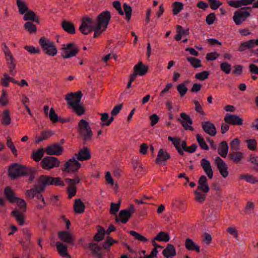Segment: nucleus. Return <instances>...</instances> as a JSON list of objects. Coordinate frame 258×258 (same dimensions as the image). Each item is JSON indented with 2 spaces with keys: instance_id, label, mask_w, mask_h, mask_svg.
Instances as JSON below:
<instances>
[{
  "instance_id": "f257e3e1",
  "label": "nucleus",
  "mask_w": 258,
  "mask_h": 258,
  "mask_svg": "<svg viewBox=\"0 0 258 258\" xmlns=\"http://www.w3.org/2000/svg\"><path fill=\"white\" fill-rule=\"evenodd\" d=\"M111 16L110 12L105 11L99 14L95 24V33L94 37H96L104 31L107 27Z\"/></svg>"
},
{
  "instance_id": "f03ea898",
  "label": "nucleus",
  "mask_w": 258,
  "mask_h": 258,
  "mask_svg": "<svg viewBox=\"0 0 258 258\" xmlns=\"http://www.w3.org/2000/svg\"><path fill=\"white\" fill-rule=\"evenodd\" d=\"M37 185L40 190L43 191L46 186L52 185L63 186L64 183L59 177H52L43 175L38 178Z\"/></svg>"
},
{
  "instance_id": "7ed1b4c3",
  "label": "nucleus",
  "mask_w": 258,
  "mask_h": 258,
  "mask_svg": "<svg viewBox=\"0 0 258 258\" xmlns=\"http://www.w3.org/2000/svg\"><path fill=\"white\" fill-rule=\"evenodd\" d=\"M39 44L44 52L51 56H54L57 53V49L54 42L49 39L45 37H41L39 39Z\"/></svg>"
},
{
  "instance_id": "20e7f679",
  "label": "nucleus",
  "mask_w": 258,
  "mask_h": 258,
  "mask_svg": "<svg viewBox=\"0 0 258 258\" xmlns=\"http://www.w3.org/2000/svg\"><path fill=\"white\" fill-rule=\"evenodd\" d=\"M78 131L80 135L86 141L91 139L93 135L89 122L84 119H81L78 122Z\"/></svg>"
},
{
  "instance_id": "39448f33",
  "label": "nucleus",
  "mask_w": 258,
  "mask_h": 258,
  "mask_svg": "<svg viewBox=\"0 0 258 258\" xmlns=\"http://www.w3.org/2000/svg\"><path fill=\"white\" fill-rule=\"evenodd\" d=\"M61 56L63 59H67L77 55L79 52V48L73 43L63 44L60 48Z\"/></svg>"
},
{
  "instance_id": "423d86ee",
  "label": "nucleus",
  "mask_w": 258,
  "mask_h": 258,
  "mask_svg": "<svg viewBox=\"0 0 258 258\" xmlns=\"http://www.w3.org/2000/svg\"><path fill=\"white\" fill-rule=\"evenodd\" d=\"M81 164L73 156L67 161L63 165L62 170L66 172L74 173L77 172L81 167Z\"/></svg>"
},
{
  "instance_id": "0eeeda50",
  "label": "nucleus",
  "mask_w": 258,
  "mask_h": 258,
  "mask_svg": "<svg viewBox=\"0 0 258 258\" xmlns=\"http://www.w3.org/2000/svg\"><path fill=\"white\" fill-rule=\"evenodd\" d=\"M79 30L84 35H87L93 31L95 32V24L93 20L89 17L83 18Z\"/></svg>"
},
{
  "instance_id": "6e6552de",
  "label": "nucleus",
  "mask_w": 258,
  "mask_h": 258,
  "mask_svg": "<svg viewBox=\"0 0 258 258\" xmlns=\"http://www.w3.org/2000/svg\"><path fill=\"white\" fill-rule=\"evenodd\" d=\"M42 167L45 170H50L55 167H59L60 165L59 160L56 157L47 156L44 157L41 162Z\"/></svg>"
},
{
  "instance_id": "1a4fd4ad",
  "label": "nucleus",
  "mask_w": 258,
  "mask_h": 258,
  "mask_svg": "<svg viewBox=\"0 0 258 258\" xmlns=\"http://www.w3.org/2000/svg\"><path fill=\"white\" fill-rule=\"evenodd\" d=\"M134 211L135 207L134 205H130L127 209L121 210L119 212L118 217L115 218L116 222L126 223Z\"/></svg>"
},
{
  "instance_id": "9d476101",
  "label": "nucleus",
  "mask_w": 258,
  "mask_h": 258,
  "mask_svg": "<svg viewBox=\"0 0 258 258\" xmlns=\"http://www.w3.org/2000/svg\"><path fill=\"white\" fill-rule=\"evenodd\" d=\"M82 97V94L81 91H78L75 93H70L66 96V100L68 104L71 107L76 104L81 102Z\"/></svg>"
},
{
  "instance_id": "9b49d317",
  "label": "nucleus",
  "mask_w": 258,
  "mask_h": 258,
  "mask_svg": "<svg viewBox=\"0 0 258 258\" xmlns=\"http://www.w3.org/2000/svg\"><path fill=\"white\" fill-rule=\"evenodd\" d=\"M250 13L247 11H236L233 17V21L236 25H239L250 16Z\"/></svg>"
},
{
  "instance_id": "f8f14e48",
  "label": "nucleus",
  "mask_w": 258,
  "mask_h": 258,
  "mask_svg": "<svg viewBox=\"0 0 258 258\" xmlns=\"http://www.w3.org/2000/svg\"><path fill=\"white\" fill-rule=\"evenodd\" d=\"M63 148L58 144H54L47 146L45 150V153L49 155H61Z\"/></svg>"
},
{
  "instance_id": "ddd939ff",
  "label": "nucleus",
  "mask_w": 258,
  "mask_h": 258,
  "mask_svg": "<svg viewBox=\"0 0 258 258\" xmlns=\"http://www.w3.org/2000/svg\"><path fill=\"white\" fill-rule=\"evenodd\" d=\"M215 161L221 176L224 178H226L228 176L229 173L228 167L225 162L219 157H217Z\"/></svg>"
},
{
  "instance_id": "4468645a",
  "label": "nucleus",
  "mask_w": 258,
  "mask_h": 258,
  "mask_svg": "<svg viewBox=\"0 0 258 258\" xmlns=\"http://www.w3.org/2000/svg\"><path fill=\"white\" fill-rule=\"evenodd\" d=\"M79 161H88L91 158V151L87 147L80 149L78 154L74 156Z\"/></svg>"
},
{
  "instance_id": "2eb2a0df",
  "label": "nucleus",
  "mask_w": 258,
  "mask_h": 258,
  "mask_svg": "<svg viewBox=\"0 0 258 258\" xmlns=\"http://www.w3.org/2000/svg\"><path fill=\"white\" fill-rule=\"evenodd\" d=\"M59 239L64 243L73 244L75 238L70 231H61L58 233Z\"/></svg>"
},
{
  "instance_id": "dca6fc26",
  "label": "nucleus",
  "mask_w": 258,
  "mask_h": 258,
  "mask_svg": "<svg viewBox=\"0 0 258 258\" xmlns=\"http://www.w3.org/2000/svg\"><path fill=\"white\" fill-rule=\"evenodd\" d=\"M24 168L23 166L19 165L16 163L14 164L9 168V175L13 178L22 175L24 174L23 172Z\"/></svg>"
},
{
  "instance_id": "f3484780",
  "label": "nucleus",
  "mask_w": 258,
  "mask_h": 258,
  "mask_svg": "<svg viewBox=\"0 0 258 258\" xmlns=\"http://www.w3.org/2000/svg\"><path fill=\"white\" fill-rule=\"evenodd\" d=\"M224 120L227 123L232 125H240L243 124V119L235 114H226Z\"/></svg>"
},
{
  "instance_id": "a211bd4d",
  "label": "nucleus",
  "mask_w": 258,
  "mask_h": 258,
  "mask_svg": "<svg viewBox=\"0 0 258 258\" xmlns=\"http://www.w3.org/2000/svg\"><path fill=\"white\" fill-rule=\"evenodd\" d=\"M180 117L181 119H178V121L181 123L184 128L192 131L193 127L191 126L192 120L189 116L184 112H182L180 113Z\"/></svg>"
},
{
  "instance_id": "6ab92c4d",
  "label": "nucleus",
  "mask_w": 258,
  "mask_h": 258,
  "mask_svg": "<svg viewBox=\"0 0 258 258\" xmlns=\"http://www.w3.org/2000/svg\"><path fill=\"white\" fill-rule=\"evenodd\" d=\"M170 155L166 151L163 149H160L158 152L157 157L156 159V162L159 164L166 165V161L170 159Z\"/></svg>"
},
{
  "instance_id": "aec40b11",
  "label": "nucleus",
  "mask_w": 258,
  "mask_h": 258,
  "mask_svg": "<svg viewBox=\"0 0 258 258\" xmlns=\"http://www.w3.org/2000/svg\"><path fill=\"white\" fill-rule=\"evenodd\" d=\"M201 165L206 174L211 179L213 177V171L210 161L206 159H203L201 161Z\"/></svg>"
},
{
  "instance_id": "412c9836",
  "label": "nucleus",
  "mask_w": 258,
  "mask_h": 258,
  "mask_svg": "<svg viewBox=\"0 0 258 258\" xmlns=\"http://www.w3.org/2000/svg\"><path fill=\"white\" fill-rule=\"evenodd\" d=\"M197 189L206 193L209 192L210 187L208 183L207 178L205 175H202L200 177L198 181Z\"/></svg>"
},
{
  "instance_id": "4be33fe9",
  "label": "nucleus",
  "mask_w": 258,
  "mask_h": 258,
  "mask_svg": "<svg viewBox=\"0 0 258 258\" xmlns=\"http://www.w3.org/2000/svg\"><path fill=\"white\" fill-rule=\"evenodd\" d=\"M204 131L211 136H214L217 133L216 129L213 123L209 121L203 122L202 124Z\"/></svg>"
},
{
  "instance_id": "5701e85b",
  "label": "nucleus",
  "mask_w": 258,
  "mask_h": 258,
  "mask_svg": "<svg viewBox=\"0 0 258 258\" xmlns=\"http://www.w3.org/2000/svg\"><path fill=\"white\" fill-rule=\"evenodd\" d=\"M148 70V67L144 65L142 62H139L134 67V72L139 76L145 75Z\"/></svg>"
},
{
  "instance_id": "b1692460",
  "label": "nucleus",
  "mask_w": 258,
  "mask_h": 258,
  "mask_svg": "<svg viewBox=\"0 0 258 258\" xmlns=\"http://www.w3.org/2000/svg\"><path fill=\"white\" fill-rule=\"evenodd\" d=\"M176 254L175 247L170 244H168L163 251V254L166 258H172Z\"/></svg>"
},
{
  "instance_id": "393cba45",
  "label": "nucleus",
  "mask_w": 258,
  "mask_h": 258,
  "mask_svg": "<svg viewBox=\"0 0 258 258\" xmlns=\"http://www.w3.org/2000/svg\"><path fill=\"white\" fill-rule=\"evenodd\" d=\"M56 246L59 254L65 258H70L68 253L67 246L60 242H56Z\"/></svg>"
},
{
  "instance_id": "a878e982",
  "label": "nucleus",
  "mask_w": 258,
  "mask_h": 258,
  "mask_svg": "<svg viewBox=\"0 0 258 258\" xmlns=\"http://www.w3.org/2000/svg\"><path fill=\"white\" fill-rule=\"evenodd\" d=\"M62 29L68 33L73 34L75 33V28L74 24L67 20H63L61 23Z\"/></svg>"
},
{
  "instance_id": "bb28decb",
  "label": "nucleus",
  "mask_w": 258,
  "mask_h": 258,
  "mask_svg": "<svg viewBox=\"0 0 258 258\" xmlns=\"http://www.w3.org/2000/svg\"><path fill=\"white\" fill-rule=\"evenodd\" d=\"M16 5L20 14L23 15L29 10L28 5L25 0H16Z\"/></svg>"
},
{
  "instance_id": "cd10ccee",
  "label": "nucleus",
  "mask_w": 258,
  "mask_h": 258,
  "mask_svg": "<svg viewBox=\"0 0 258 258\" xmlns=\"http://www.w3.org/2000/svg\"><path fill=\"white\" fill-rule=\"evenodd\" d=\"M185 248L188 250H195L198 252H200V247L190 238H187L185 241Z\"/></svg>"
},
{
  "instance_id": "c85d7f7f",
  "label": "nucleus",
  "mask_w": 258,
  "mask_h": 258,
  "mask_svg": "<svg viewBox=\"0 0 258 258\" xmlns=\"http://www.w3.org/2000/svg\"><path fill=\"white\" fill-rule=\"evenodd\" d=\"M101 115L100 120L101 121L100 124L102 126L109 125L114 119L113 116L109 117L107 113H102L100 114Z\"/></svg>"
},
{
  "instance_id": "c756f323",
  "label": "nucleus",
  "mask_w": 258,
  "mask_h": 258,
  "mask_svg": "<svg viewBox=\"0 0 258 258\" xmlns=\"http://www.w3.org/2000/svg\"><path fill=\"white\" fill-rule=\"evenodd\" d=\"M229 147L226 141H222L220 143V147L218 150V154L223 158H225L228 154Z\"/></svg>"
},
{
  "instance_id": "7c9ffc66",
  "label": "nucleus",
  "mask_w": 258,
  "mask_h": 258,
  "mask_svg": "<svg viewBox=\"0 0 258 258\" xmlns=\"http://www.w3.org/2000/svg\"><path fill=\"white\" fill-rule=\"evenodd\" d=\"M12 214L15 218L17 223L21 226L25 224V221L24 215L17 210H14L12 212Z\"/></svg>"
},
{
  "instance_id": "2f4dec72",
  "label": "nucleus",
  "mask_w": 258,
  "mask_h": 258,
  "mask_svg": "<svg viewBox=\"0 0 258 258\" xmlns=\"http://www.w3.org/2000/svg\"><path fill=\"white\" fill-rule=\"evenodd\" d=\"M176 32L177 34L175 37V39L177 41L180 40L182 37L189 34L188 29H184L180 25L177 26Z\"/></svg>"
},
{
  "instance_id": "473e14b6",
  "label": "nucleus",
  "mask_w": 258,
  "mask_h": 258,
  "mask_svg": "<svg viewBox=\"0 0 258 258\" xmlns=\"http://www.w3.org/2000/svg\"><path fill=\"white\" fill-rule=\"evenodd\" d=\"M85 206L84 204L80 199L75 200L74 209L76 213L81 214L84 212Z\"/></svg>"
},
{
  "instance_id": "72a5a7b5",
  "label": "nucleus",
  "mask_w": 258,
  "mask_h": 258,
  "mask_svg": "<svg viewBox=\"0 0 258 258\" xmlns=\"http://www.w3.org/2000/svg\"><path fill=\"white\" fill-rule=\"evenodd\" d=\"M24 16L23 17V19L24 21H32L36 22L37 23H39V22L38 21V19L35 13L32 11H27L26 13H24Z\"/></svg>"
},
{
  "instance_id": "f704fd0d",
  "label": "nucleus",
  "mask_w": 258,
  "mask_h": 258,
  "mask_svg": "<svg viewBox=\"0 0 258 258\" xmlns=\"http://www.w3.org/2000/svg\"><path fill=\"white\" fill-rule=\"evenodd\" d=\"M170 236L168 233L166 232L161 231L158 233L153 240V242L155 240H157L166 242L170 240Z\"/></svg>"
},
{
  "instance_id": "c9c22d12",
  "label": "nucleus",
  "mask_w": 258,
  "mask_h": 258,
  "mask_svg": "<svg viewBox=\"0 0 258 258\" xmlns=\"http://www.w3.org/2000/svg\"><path fill=\"white\" fill-rule=\"evenodd\" d=\"M71 107L78 116H82L85 113V108L81 102L76 104Z\"/></svg>"
},
{
  "instance_id": "e433bc0d",
  "label": "nucleus",
  "mask_w": 258,
  "mask_h": 258,
  "mask_svg": "<svg viewBox=\"0 0 258 258\" xmlns=\"http://www.w3.org/2000/svg\"><path fill=\"white\" fill-rule=\"evenodd\" d=\"M194 193L195 200L199 203H203L205 200L207 194L198 189L195 190Z\"/></svg>"
},
{
  "instance_id": "4c0bfd02",
  "label": "nucleus",
  "mask_w": 258,
  "mask_h": 258,
  "mask_svg": "<svg viewBox=\"0 0 258 258\" xmlns=\"http://www.w3.org/2000/svg\"><path fill=\"white\" fill-rule=\"evenodd\" d=\"M226 231L232 238H234L236 240H239L238 230L235 226L232 225L229 226L227 228Z\"/></svg>"
},
{
  "instance_id": "58836bf2",
  "label": "nucleus",
  "mask_w": 258,
  "mask_h": 258,
  "mask_svg": "<svg viewBox=\"0 0 258 258\" xmlns=\"http://www.w3.org/2000/svg\"><path fill=\"white\" fill-rule=\"evenodd\" d=\"M4 194L11 203H14L17 197H15L13 190L10 187H6L4 190Z\"/></svg>"
},
{
  "instance_id": "ea45409f",
  "label": "nucleus",
  "mask_w": 258,
  "mask_h": 258,
  "mask_svg": "<svg viewBox=\"0 0 258 258\" xmlns=\"http://www.w3.org/2000/svg\"><path fill=\"white\" fill-rule=\"evenodd\" d=\"M229 156L233 162L238 163L243 158V154L240 152H234L230 153Z\"/></svg>"
},
{
  "instance_id": "a19ab883",
  "label": "nucleus",
  "mask_w": 258,
  "mask_h": 258,
  "mask_svg": "<svg viewBox=\"0 0 258 258\" xmlns=\"http://www.w3.org/2000/svg\"><path fill=\"white\" fill-rule=\"evenodd\" d=\"M44 155V150L42 148L38 149L36 151L33 152L31 158L36 162L41 160Z\"/></svg>"
},
{
  "instance_id": "79ce46f5",
  "label": "nucleus",
  "mask_w": 258,
  "mask_h": 258,
  "mask_svg": "<svg viewBox=\"0 0 258 258\" xmlns=\"http://www.w3.org/2000/svg\"><path fill=\"white\" fill-rule=\"evenodd\" d=\"M3 51L5 55V58L7 61L14 60L13 55L8 47L5 44L3 48Z\"/></svg>"
},
{
  "instance_id": "37998d69",
  "label": "nucleus",
  "mask_w": 258,
  "mask_h": 258,
  "mask_svg": "<svg viewBox=\"0 0 258 258\" xmlns=\"http://www.w3.org/2000/svg\"><path fill=\"white\" fill-rule=\"evenodd\" d=\"M42 190L39 189V187L36 184L35 185L34 188L27 190L26 191V195L31 199H33L38 192H42Z\"/></svg>"
},
{
  "instance_id": "c03bdc74",
  "label": "nucleus",
  "mask_w": 258,
  "mask_h": 258,
  "mask_svg": "<svg viewBox=\"0 0 258 258\" xmlns=\"http://www.w3.org/2000/svg\"><path fill=\"white\" fill-rule=\"evenodd\" d=\"M123 9L124 12L125 18L127 22H129L131 18L132 9L131 6L126 3L123 4Z\"/></svg>"
},
{
  "instance_id": "a18cd8bd",
  "label": "nucleus",
  "mask_w": 258,
  "mask_h": 258,
  "mask_svg": "<svg viewBox=\"0 0 258 258\" xmlns=\"http://www.w3.org/2000/svg\"><path fill=\"white\" fill-rule=\"evenodd\" d=\"M196 139L197 141L199 144L200 146L202 149L205 150H208L209 149V147L206 142L205 141L204 138L202 136L199 134L196 135Z\"/></svg>"
},
{
  "instance_id": "49530a36",
  "label": "nucleus",
  "mask_w": 258,
  "mask_h": 258,
  "mask_svg": "<svg viewBox=\"0 0 258 258\" xmlns=\"http://www.w3.org/2000/svg\"><path fill=\"white\" fill-rule=\"evenodd\" d=\"M187 60L190 62V64L195 68H199L201 67L202 66L201 60L197 58L188 57H187Z\"/></svg>"
},
{
  "instance_id": "de8ad7c7",
  "label": "nucleus",
  "mask_w": 258,
  "mask_h": 258,
  "mask_svg": "<svg viewBox=\"0 0 258 258\" xmlns=\"http://www.w3.org/2000/svg\"><path fill=\"white\" fill-rule=\"evenodd\" d=\"M183 8L182 3L175 2L173 4V13L174 15H177Z\"/></svg>"
},
{
  "instance_id": "09e8293b",
  "label": "nucleus",
  "mask_w": 258,
  "mask_h": 258,
  "mask_svg": "<svg viewBox=\"0 0 258 258\" xmlns=\"http://www.w3.org/2000/svg\"><path fill=\"white\" fill-rule=\"evenodd\" d=\"M128 232L135 239H136L138 240H140L141 241H142L144 243L147 242L149 240L148 239H147L146 237L141 235L140 233L136 232L135 231H130Z\"/></svg>"
},
{
  "instance_id": "8fccbe9b",
  "label": "nucleus",
  "mask_w": 258,
  "mask_h": 258,
  "mask_svg": "<svg viewBox=\"0 0 258 258\" xmlns=\"http://www.w3.org/2000/svg\"><path fill=\"white\" fill-rule=\"evenodd\" d=\"M11 122V118L9 110H5L2 116V123L6 125H9Z\"/></svg>"
},
{
  "instance_id": "3c124183",
  "label": "nucleus",
  "mask_w": 258,
  "mask_h": 258,
  "mask_svg": "<svg viewBox=\"0 0 258 258\" xmlns=\"http://www.w3.org/2000/svg\"><path fill=\"white\" fill-rule=\"evenodd\" d=\"M24 27L30 33H35L36 32V27L31 22H26Z\"/></svg>"
},
{
  "instance_id": "603ef678",
  "label": "nucleus",
  "mask_w": 258,
  "mask_h": 258,
  "mask_svg": "<svg viewBox=\"0 0 258 258\" xmlns=\"http://www.w3.org/2000/svg\"><path fill=\"white\" fill-rule=\"evenodd\" d=\"M0 104L3 106H6L8 104V99L7 91L5 89L2 91V95L0 97Z\"/></svg>"
},
{
  "instance_id": "864d4df0",
  "label": "nucleus",
  "mask_w": 258,
  "mask_h": 258,
  "mask_svg": "<svg viewBox=\"0 0 258 258\" xmlns=\"http://www.w3.org/2000/svg\"><path fill=\"white\" fill-rule=\"evenodd\" d=\"M241 178L244 179L246 182L252 184L258 183V178L251 175H243L241 176Z\"/></svg>"
},
{
  "instance_id": "5fc2aeb1",
  "label": "nucleus",
  "mask_w": 258,
  "mask_h": 258,
  "mask_svg": "<svg viewBox=\"0 0 258 258\" xmlns=\"http://www.w3.org/2000/svg\"><path fill=\"white\" fill-rule=\"evenodd\" d=\"M49 118L52 122H56L58 120V117L53 108H51L48 114Z\"/></svg>"
},
{
  "instance_id": "6e6d98bb",
  "label": "nucleus",
  "mask_w": 258,
  "mask_h": 258,
  "mask_svg": "<svg viewBox=\"0 0 258 258\" xmlns=\"http://www.w3.org/2000/svg\"><path fill=\"white\" fill-rule=\"evenodd\" d=\"M7 66L10 74L13 76H15L16 74V63L15 62V60L7 61Z\"/></svg>"
},
{
  "instance_id": "4d7b16f0",
  "label": "nucleus",
  "mask_w": 258,
  "mask_h": 258,
  "mask_svg": "<svg viewBox=\"0 0 258 258\" xmlns=\"http://www.w3.org/2000/svg\"><path fill=\"white\" fill-rule=\"evenodd\" d=\"M177 90L180 95L182 97L186 93L187 88L184 83H181L177 86Z\"/></svg>"
},
{
  "instance_id": "13d9d810",
  "label": "nucleus",
  "mask_w": 258,
  "mask_h": 258,
  "mask_svg": "<svg viewBox=\"0 0 258 258\" xmlns=\"http://www.w3.org/2000/svg\"><path fill=\"white\" fill-rule=\"evenodd\" d=\"M221 70L226 74H229L231 71V64L226 62H222L220 64Z\"/></svg>"
},
{
  "instance_id": "bf43d9fd",
  "label": "nucleus",
  "mask_w": 258,
  "mask_h": 258,
  "mask_svg": "<svg viewBox=\"0 0 258 258\" xmlns=\"http://www.w3.org/2000/svg\"><path fill=\"white\" fill-rule=\"evenodd\" d=\"M120 203L119 202L117 203H111V207L110 209V213L112 215H116L120 208Z\"/></svg>"
},
{
  "instance_id": "052dcab7",
  "label": "nucleus",
  "mask_w": 258,
  "mask_h": 258,
  "mask_svg": "<svg viewBox=\"0 0 258 258\" xmlns=\"http://www.w3.org/2000/svg\"><path fill=\"white\" fill-rule=\"evenodd\" d=\"M7 145L8 148L12 151L13 153L15 156H17V151L13 143L12 142L11 138L10 137H8L7 139Z\"/></svg>"
},
{
  "instance_id": "680f3d73",
  "label": "nucleus",
  "mask_w": 258,
  "mask_h": 258,
  "mask_svg": "<svg viewBox=\"0 0 258 258\" xmlns=\"http://www.w3.org/2000/svg\"><path fill=\"white\" fill-rule=\"evenodd\" d=\"M230 145L232 150L238 151L240 149V141L237 138H235L231 142Z\"/></svg>"
},
{
  "instance_id": "e2e57ef3",
  "label": "nucleus",
  "mask_w": 258,
  "mask_h": 258,
  "mask_svg": "<svg viewBox=\"0 0 258 258\" xmlns=\"http://www.w3.org/2000/svg\"><path fill=\"white\" fill-rule=\"evenodd\" d=\"M208 71H203L195 75V78L199 80H205L207 79L209 76Z\"/></svg>"
},
{
  "instance_id": "0e129e2a",
  "label": "nucleus",
  "mask_w": 258,
  "mask_h": 258,
  "mask_svg": "<svg viewBox=\"0 0 258 258\" xmlns=\"http://www.w3.org/2000/svg\"><path fill=\"white\" fill-rule=\"evenodd\" d=\"M105 234V231L104 228L99 229L98 232L95 235L94 238L96 241H100L104 238Z\"/></svg>"
},
{
  "instance_id": "69168bd1",
  "label": "nucleus",
  "mask_w": 258,
  "mask_h": 258,
  "mask_svg": "<svg viewBox=\"0 0 258 258\" xmlns=\"http://www.w3.org/2000/svg\"><path fill=\"white\" fill-rule=\"evenodd\" d=\"M14 203H16L20 209L25 210L26 208V203L22 199H20L17 197L14 202Z\"/></svg>"
},
{
  "instance_id": "338daca9",
  "label": "nucleus",
  "mask_w": 258,
  "mask_h": 258,
  "mask_svg": "<svg viewBox=\"0 0 258 258\" xmlns=\"http://www.w3.org/2000/svg\"><path fill=\"white\" fill-rule=\"evenodd\" d=\"M248 148L250 150H254L256 148L257 143L255 140L250 139L246 141Z\"/></svg>"
},
{
  "instance_id": "774afa93",
  "label": "nucleus",
  "mask_w": 258,
  "mask_h": 258,
  "mask_svg": "<svg viewBox=\"0 0 258 258\" xmlns=\"http://www.w3.org/2000/svg\"><path fill=\"white\" fill-rule=\"evenodd\" d=\"M169 141L172 142V144L175 147V148H177L180 147V144L181 143V140L178 138H173L171 136L168 137Z\"/></svg>"
}]
</instances>
